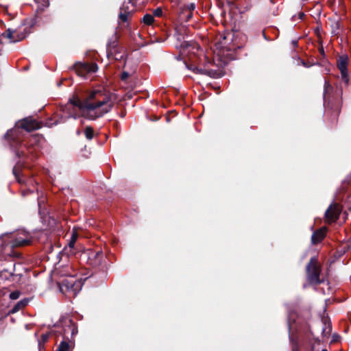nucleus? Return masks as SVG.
I'll use <instances>...</instances> for the list:
<instances>
[{
  "mask_svg": "<svg viewBox=\"0 0 351 351\" xmlns=\"http://www.w3.org/2000/svg\"><path fill=\"white\" fill-rule=\"evenodd\" d=\"M219 53L215 56L213 60H210L206 55L204 54L199 44L195 41H184L181 46L183 53L188 56L190 64L189 68L193 71L199 73L205 72H210L212 70L206 68L209 64H216L217 66H223L226 65L229 61L236 58V51L241 48V46L233 43L231 46H226V43L220 42Z\"/></svg>",
  "mask_w": 351,
  "mask_h": 351,
  "instance_id": "obj_1",
  "label": "nucleus"
},
{
  "mask_svg": "<svg viewBox=\"0 0 351 351\" xmlns=\"http://www.w3.org/2000/svg\"><path fill=\"white\" fill-rule=\"evenodd\" d=\"M117 100V95L108 89H92L69 99L83 117L92 120L110 112Z\"/></svg>",
  "mask_w": 351,
  "mask_h": 351,
  "instance_id": "obj_2",
  "label": "nucleus"
},
{
  "mask_svg": "<svg viewBox=\"0 0 351 351\" xmlns=\"http://www.w3.org/2000/svg\"><path fill=\"white\" fill-rule=\"evenodd\" d=\"M39 136H29L25 140L20 141L19 139H13L10 143L19 158L34 160L38 151Z\"/></svg>",
  "mask_w": 351,
  "mask_h": 351,
  "instance_id": "obj_3",
  "label": "nucleus"
},
{
  "mask_svg": "<svg viewBox=\"0 0 351 351\" xmlns=\"http://www.w3.org/2000/svg\"><path fill=\"white\" fill-rule=\"evenodd\" d=\"M76 275H71L60 281V289L62 293H68L75 296L82 289V282L81 280L76 279Z\"/></svg>",
  "mask_w": 351,
  "mask_h": 351,
  "instance_id": "obj_4",
  "label": "nucleus"
},
{
  "mask_svg": "<svg viewBox=\"0 0 351 351\" xmlns=\"http://www.w3.org/2000/svg\"><path fill=\"white\" fill-rule=\"evenodd\" d=\"M40 125L36 120L31 118H25L19 122L16 123L15 128L9 130L6 134L5 138H10L14 134H16V132L19 128H23L27 132H30L34 130L39 129Z\"/></svg>",
  "mask_w": 351,
  "mask_h": 351,
  "instance_id": "obj_5",
  "label": "nucleus"
},
{
  "mask_svg": "<svg viewBox=\"0 0 351 351\" xmlns=\"http://www.w3.org/2000/svg\"><path fill=\"white\" fill-rule=\"evenodd\" d=\"M73 68L78 76L84 78L88 75L95 73L98 69L97 64L95 62H76Z\"/></svg>",
  "mask_w": 351,
  "mask_h": 351,
  "instance_id": "obj_6",
  "label": "nucleus"
},
{
  "mask_svg": "<svg viewBox=\"0 0 351 351\" xmlns=\"http://www.w3.org/2000/svg\"><path fill=\"white\" fill-rule=\"evenodd\" d=\"M308 278L310 282L319 284L322 280L319 278L320 267L317 264V259L312 258L306 267Z\"/></svg>",
  "mask_w": 351,
  "mask_h": 351,
  "instance_id": "obj_7",
  "label": "nucleus"
},
{
  "mask_svg": "<svg viewBox=\"0 0 351 351\" xmlns=\"http://www.w3.org/2000/svg\"><path fill=\"white\" fill-rule=\"evenodd\" d=\"M126 49L119 45V36L115 32L111 38L108 39L106 45V52L108 59H110V56L115 53L121 52Z\"/></svg>",
  "mask_w": 351,
  "mask_h": 351,
  "instance_id": "obj_8",
  "label": "nucleus"
},
{
  "mask_svg": "<svg viewBox=\"0 0 351 351\" xmlns=\"http://www.w3.org/2000/svg\"><path fill=\"white\" fill-rule=\"evenodd\" d=\"M349 59L348 56H341L337 60V67L341 71L342 81L344 82L345 86L349 85V77L348 72V64Z\"/></svg>",
  "mask_w": 351,
  "mask_h": 351,
  "instance_id": "obj_9",
  "label": "nucleus"
},
{
  "mask_svg": "<svg viewBox=\"0 0 351 351\" xmlns=\"http://www.w3.org/2000/svg\"><path fill=\"white\" fill-rule=\"evenodd\" d=\"M341 212V208L339 204H332L326 211L325 217L328 223L336 221Z\"/></svg>",
  "mask_w": 351,
  "mask_h": 351,
  "instance_id": "obj_10",
  "label": "nucleus"
},
{
  "mask_svg": "<svg viewBox=\"0 0 351 351\" xmlns=\"http://www.w3.org/2000/svg\"><path fill=\"white\" fill-rule=\"evenodd\" d=\"M26 29H24L23 32L21 33H18L11 30L10 29H8L2 34L3 36H5L6 38L10 39L13 43L23 40L26 37Z\"/></svg>",
  "mask_w": 351,
  "mask_h": 351,
  "instance_id": "obj_11",
  "label": "nucleus"
},
{
  "mask_svg": "<svg viewBox=\"0 0 351 351\" xmlns=\"http://www.w3.org/2000/svg\"><path fill=\"white\" fill-rule=\"evenodd\" d=\"M31 241L28 239L27 233L24 231L21 232L17 237L14 239L12 246L20 247L27 245L30 243Z\"/></svg>",
  "mask_w": 351,
  "mask_h": 351,
  "instance_id": "obj_12",
  "label": "nucleus"
},
{
  "mask_svg": "<svg viewBox=\"0 0 351 351\" xmlns=\"http://www.w3.org/2000/svg\"><path fill=\"white\" fill-rule=\"evenodd\" d=\"M326 235V229L321 228L317 231L315 232L311 237V241L313 244H317L321 242Z\"/></svg>",
  "mask_w": 351,
  "mask_h": 351,
  "instance_id": "obj_13",
  "label": "nucleus"
},
{
  "mask_svg": "<svg viewBox=\"0 0 351 351\" xmlns=\"http://www.w3.org/2000/svg\"><path fill=\"white\" fill-rule=\"evenodd\" d=\"M330 26L331 33L334 36H339L341 34L343 29V25L339 21H333Z\"/></svg>",
  "mask_w": 351,
  "mask_h": 351,
  "instance_id": "obj_14",
  "label": "nucleus"
},
{
  "mask_svg": "<svg viewBox=\"0 0 351 351\" xmlns=\"http://www.w3.org/2000/svg\"><path fill=\"white\" fill-rule=\"evenodd\" d=\"M103 254L101 251L97 252H89L88 253V258L90 260L92 259V258H95V261L94 263H92L93 265H97L100 263L101 259L102 258Z\"/></svg>",
  "mask_w": 351,
  "mask_h": 351,
  "instance_id": "obj_15",
  "label": "nucleus"
},
{
  "mask_svg": "<svg viewBox=\"0 0 351 351\" xmlns=\"http://www.w3.org/2000/svg\"><path fill=\"white\" fill-rule=\"evenodd\" d=\"M193 15V13L190 12V11L182 9L181 12L179 14V19L181 21L188 22L191 19Z\"/></svg>",
  "mask_w": 351,
  "mask_h": 351,
  "instance_id": "obj_16",
  "label": "nucleus"
},
{
  "mask_svg": "<svg viewBox=\"0 0 351 351\" xmlns=\"http://www.w3.org/2000/svg\"><path fill=\"white\" fill-rule=\"evenodd\" d=\"M61 276L69 278L71 275H76L75 271L69 266L67 265L59 271Z\"/></svg>",
  "mask_w": 351,
  "mask_h": 351,
  "instance_id": "obj_17",
  "label": "nucleus"
},
{
  "mask_svg": "<svg viewBox=\"0 0 351 351\" xmlns=\"http://www.w3.org/2000/svg\"><path fill=\"white\" fill-rule=\"evenodd\" d=\"M128 57L127 50L121 51V52L115 53L110 56V58H112L117 61L125 60Z\"/></svg>",
  "mask_w": 351,
  "mask_h": 351,
  "instance_id": "obj_18",
  "label": "nucleus"
},
{
  "mask_svg": "<svg viewBox=\"0 0 351 351\" xmlns=\"http://www.w3.org/2000/svg\"><path fill=\"white\" fill-rule=\"evenodd\" d=\"M28 303V300H21L19 301L14 307L12 309L11 312L12 313H16L17 311H19L21 308H23L24 306H25Z\"/></svg>",
  "mask_w": 351,
  "mask_h": 351,
  "instance_id": "obj_19",
  "label": "nucleus"
},
{
  "mask_svg": "<svg viewBox=\"0 0 351 351\" xmlns=\"http://www.w3.org/2000/svg\"><path fill=\"white\" fill-rule=\"evenodd\" d=\"M131 16H132V11L125 10V12L120 11V13L119 14V19L123 22H126V21H128V18Z\"/></svg>",
  "mask_w": 351,
  "mask_h": 351,
  "instance_id": "obj_20",
  "label": "nucleus"
},
{
  "mask_svg": "<svg viewBox=\"0 0 351 351\" xmlns=\"http://www.w3.org/2000/svg\"><path fill=\"white\" fill-rule=\"evenodd\" d=\"M142 21L147 25H151L154 22V16L149 14H146L144 15Z\"/></svg>",
  "mask_w": 351,
  "mask_h": 351,
  "instance_id": "obj_21",
  "label": "nucleus"
},
{
  "mask_svg": "<svg viewBox=\"0 0 351 351\" xmlns=\"http://www.w3.org/2000/svg\"><path fill=\"white\" fill-rule=\"evenodd\" d=\"M77 239V231L73 229L72 231V234L69 243V245L71 248H73L74 247L75 243Z\"/></svg>",
  "mask_w": 351,
  "mask_h": 351,
  "instance_id": "obj_22",
  "label": "nucleus"
},
{
  "mask_svg": "<svg viewBox=\"0 0 351 351\" xmlns=\"http://www.w3.org/2000/svg\"><path fill=\"white\" fill-rule=\"evenodd\" d=\"M84 134L87 139L91 140L93 137L94 132L91 127H86L84 130Z\"/></svg>",
  "mask_w": 351,
  "mask_h": 351,
  "instance_id": "obj_23",
  "label": "nucleus"
},
{
  "mask_svg": "<svg viewBox=\"0 0 351 351\" xmlns=\"http://www.w3.org/2000/svg\"><path fill=\"white\" fill-rule=\"evenodd\" d=\"M69 344L66 341H62L57 351H69Z\"/></svg>",
  "mask_w": 351,
  "mask_h": 351,
  "instance_id": "obj_24",
  "label": "nucleus"
},
{
  "mask_svg": "<svg viewBox=\"0 0 351 351\" xmlns=\"http://www.w3.org/2000/svg\"><path fill=\"white\" fill-rule=\"evenodd\" d=\"M34 1L40 4L43 8H47L49 5V0H34Z\"/></svg>",
  "mask_w": 351,
  "mask_h": 351,
  "instance_id": "obj_25",
  "label": "nucleus"
},
{
  "mask_svg": "<svg viewBox=\"0 0 351 351\" xmlns=\"http://www.w3.org/2000/svg\"><path fill=\"white\" fill-rule=\"evenodd\" d=\"M195 8V3H191L189 4L185 5L182 9L184 10L190 11V12L193 14V11H194Z\"/></svg>",
  "mask_w": 351,
  "mask_h": 351,
  "instance_id": "obj_26",
  "label": "nucleus"
},
{
  "mask_svg": "<svg viewBox=\"0 0 351 351\" xmlns=\"http://www.w3.org/2000/svg\"><path fill=\"white\" fill-rule=\"evenodd\" d=\"M162 13H163V12H162V8L160 7H158V8H156L155 10H154L152 15L154 16H154L160 17L162 16Z\"/></svg>",
  "mask_w": 351,
  "mask_h": 351,
  "instance_id": "obj_27",
  "label": "nucleus"
},
{
  "mask_svg": "<svg viewBox=\"0 0 351 351\" xmlns=\"http://www.w3.org/2000/svg\"><path fill=\"white\" fill-rule=\"evenodd\" d=\"M70 80L69 79H63L62 81H60L59 83H58V86H61V85H63V86H70L72 85V84L70 83Z\"/></svg>",
  "mask_w": 351,
  "mask_h": 351,
  "instance_id": "obj_28",
  "label": "nucleus"
},
{
  "mask_svg": "<svg viewBox=\"0 0 351 351\" xmlns=\"http://www.w3.org/2000/svg\"><path fill=\"white\" fill-rule=\"evenodd\" d=\"M130 3V1H129L127 4L125 3V2L123 3L122 7L121 8V11H122L123 12H125V10L127 11H132V14L133 13V9L130 10V7H129V3Z\"/></svg>",
  "mask_w": 351,
  "mask_h": 351,
  "instance_id": "obj_29",
  "label": "nucleus"
},
{
  "mask_svg": "<svg viewBox=\"0 0 351 351\" xmlns=\"http://www.w3.org/2000/svg\"><path fill=\"white\" fill-rule=\"evenodd\" d=\"M20 296V292L19 291H13L10 294V298L12 300H16Z\"/></svg>",
  "mask_w": 351,
  "mask_h": 351,
  "instance_id": "obj_30",
  "label": "nucleus"
},
{
  "mask_svg": "<svg viewBox=\"0 0 351 351\" xmlns=\"http://www.w3.org/2000/svg\"><path fill=\"white\" fill-rule=\"evenodd\" d=\"M130 76V74L128 72L123 71L120 75V77L122 81H125Z\"/></svg>",
  "mask_w": 351,
  "mask_h": 351,
  "instance_id": "obj_31",
  "label": "nucleus"
},
{
  "mask_svg": "<svg viewBox=\"0 0 351 351\" xmlns=\"http://www.w3.org/2000/svg\"><path fill=\"white\" fill-rule=\"evenodd\" d=\"M252 8V5L250 3H247L246 5L243 8H241V12H243L249 10Z\"/></svg>",
  "mask_w": 351,
  "mask_h": 351,
  "instance_id": "obj_32",
  "label": "nucleus"
},
{
  "mask_svg": "<svg viewBox=\"0 0 351 351\" xmlns=\"http://www.w3.org/2000/svg\"><path fill=\"white\" fill-rule=\"evenodd\" d=\"M77 333V330L75 327V326L73 324H72V331H71V334L72 335H75Z\"/></svg>",
  "mask_w": 351,
  "mask_h": 351,
  "instance_id": "obj_33",
  "label": "nucleus"
},
{
  "mask_svg": "<svg viewBox=\"0 0 351 351\" xmlns=\"http://www.w3.org/2000/svg\"><path fill=\"white\" fill-rule=\"evenodd\" d=\"M291 43L293 47H297L298 45V41L296 40H293Z\"/></svg>",
  "mask_w": 351,
  "mask_h": 351,
  "instance_id": "obj_34",
  "label": "nucleus"
},
{
  "mask_svg": "<svg viewBox=\"0 0 351 351\" xmlns=\"http://www.w3.org/2000/svg\"><path fill=\"white\" fill-rule=\"evenodd\" d=\"M319 53L322 55V56H324L325 53H324V48L322 46H321L319 49Z\"/></svg>",
  "mask_w": 351,
  "mask_h": 351,
  "instance_id": "obj_35",
  "label": "nucleus"
},
{
  "mask_svg": "<svg viewBox=\"0 0 351 351\" xmlns=\"http://www.w3.org/2000/svg\"><path fill=\"white\" fill-rule=\"evenodd\" d=\"M34 183H36V182H35L32 178L29 179L28 181H27V184H33Z\"/></svg>",
  "mask_w": 351,
  "mask_h": 351,
  "instance_id": "obj_36",
  "label": "nucleus"
},
{
  "mask_svg": "<svg viewBox=\"0 0 351 351\" xmlns=\"http://www.w3.org/2000/svg\"><path fill=\"white\" fill-rule=\"evenodd\" d=\"M18 182L21 184L25 183V181L21 178H17Z\"/></svg>",
  "mask_w": 351,
  "mask_h": 351,
  "instance_id": "obj_37",
  "label": "nucleus"
},
{
  "mask_svg": "<svg viewBox=\"0 0 351 351\" xmlns=\"http://www.w3.org/2000/svg\"><path fill=\"white\" fill-rule=\"evenodd\" d=\"M324 88H331L330 86L326 82H325V85H324Z\"/></svg>",
  "mask_w": 351,
  "mask_h": 351,
  "instance_id": "obj_38",
  "label": "nucleus"
},
{
  "mask_svg": "<svg viewBox=\"0 0 351 351\" xmlns=\"http://www.w3.org/2000/svg\"><path fill=\"white\" fill-rule=\"evenodd\" d=\"M302 63L304 66H308L304 61H302Z\"/></svg>",
  "mask_w": 351,
  "mask_h": 351,
  "instance_id": "obj_39",
  "label": "nucleus"
},
{
  "mask_svg": "<svg viewBox=\"0 0 351 351\" xmlns=\"http://www.w3.org/2000/svg\"><path fill=\"white\" fill-rule=\"evenodd\" d=\"M327 92H328V91H327V90H325V91H324V97H326V94H327Z\"/></svg>",
  "mask_w": 351,
  "mask_h": 351,
  "instance_id": "obj_40",
  "label": "nucleus"
},
{
  "mask_svg": "<svg viewBox=\"0 0 351 351\" xmlns=\"http://www.w3.org/2000/svg\"><path fill=\"white\" fill-rule=\"evenodd\" d=\"M269 1H270V2H271V3H275V0H269Z\"/></svg>",
  "mask_w": 351,
  "mask_h": 351,
  "instance_id": "obj_41",
  "label": "nucleus"
},
{
  "mask_svg": "<svg viewBox=\"0 0 351 351\" xmlns=\"http://www.w3.org/2000/svg\"><path fill=\"white\" fill-rule=\"evenodd\" d=\"M26 195V191H23V195Z\"/></svg>",
  "mask_w": 351,
  "mask_h": 351,
  "instance_id": "obj_42",
  "label": "nucleus"
},
{
  "mask_svg": "<svg viewBox=\"0 0 351 351\" xmlns=\"http://www.w3.org/2000/svg\"><path fill=\"white\" fill-rule=\"evenodd\" d=\"M304 15V14L303 13H302V14H300V18H302Z\"/></svg>",
  "mask_w": 351,
  "mask_h": 351,
  "instance_id": "obj_43",
  "label": "nucleus"
},
{
  "mask_svg": "<svg viewBox=\"0 0 351 351\" xmlns=\"http://www.w3.org/2000/svg\"><path fill=\"white\" fill-rule=\"evenodd\" d=\"M15 168L13 169L14 173L16 175Z\"/></svg>",
  "mask_w": 351,
  "mask_h": 351,
  "instance_id": "obj_44",
  "label": "nucleus"
},
{
  "mask_svg": "<svg viewBox=\"0 0 351 351\" xmlns=\"http://www.w3.org/2000/svg\"><path fill=\"white\" fill-rule=\"evenodd\" d=\"M223 40H226V37L223 36Z\"/></svg>",
  "mask_w": 351,
  "mask_h": 351,
  "instance_id": "obj_45",
  "label": "nucleus"
},
{
  "mask_svg": "<svg viewBox=\"0 0 351 351\" xmlns=\"http://www.w3.org/2000/svg\"><path fill=\"white\" fill-rule=\"evenodd\" d=\"M2 254H3V252H2V251L1 250V251H0V256H1Z\"/></svg>",
  "mask_w": 351,
  "mask_h": 351,
  "instance_id": "obj_46",
  "label": "nucleus"
},
{
  "mask_svg": "<svg viewBox=\"0 0 351 351\" xmlns=\"http://www.w3.org/2000/svg\"><path fill=\"white\" fill-rule=\"evenodd\" d=\"M322 351H328L326 349H324Z\"/></svg>",
  "mask_w": 351,
  "mask_h": 351,
  "instance_id": "obj_47",
  "label": "nucleus"
},
{
  "mask_svg": "<svg viewBox=\"0 0 351 351\" xmlns=\"http://www.w3.org/2000/svg\"><path fill=\"white\" fill-rule=\"evenodd\" d=\"M293 351H295V349H293Z\"/></svg>",
  "mask_w": 351,
  "mask_h": 351,
  "instance_id": "obj_48",
  "label": "nucleus"
}]
</instances>
